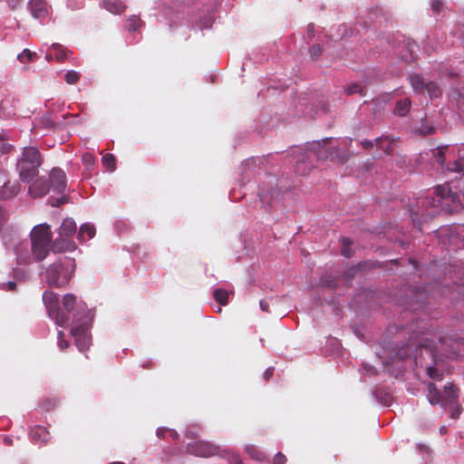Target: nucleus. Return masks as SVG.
Returning <instances> with one entry per match:
<instances>
[{
	"mask_svg": "<svg viewBox=\"0 0 464 464\" xmlns=\"http://www.w3.org/2000/svg\"><path fill=\"white\" fill-rule=\"evenodd\" d=\"M459 340L445 339L433 330L414 332L407 343L399 350L402 358L413 357L416 365L426 368L428 376L435 381L442 380V372L436 367L443 358H456L462 354Z\"/></svg>",
	"mask_w": 464,
	"mask_h": 464,
	"instance_id": "nucleus-1",
	"label": "nucleus"
},
{
	"mask_svg": "<svg viewBox=\"0 0 464 464\" xmlns=\"http://www.w3.org/2000/svg\"><path fill=\"white\" fill-rule=\"evenodd\" d=\"M434 194L435 198L421 199L423 210L411 213L412 222L420 231L422 223L433 218L440 211L458 212L461 208L460 200L455 193L451 192L450 185L437 186Z\"/></svg>",
	"mask_w": 464,
	"mask_h": 464,
	"instance_id": "nucleus-2",
	"label": "nucleus"
},
{
	"mask_svg": "<svg viewBox=\"0 0 464 464\" xmlns=\"http://www.w3.org/2000/svg\"><path fill=\"white\" fill-rule=\"evenodd\" d=\"M331 139H325L321 141H316L309 144V148L303 151L301 149L296 150L297 161L295 164V172L304 176L311 169L314 167L313 159L316 158L318 160H330L343 164L347 162L351 155L343 152L341 153L337 147H327Z\"/></svg>",
	"mask_w": 464,
	"mask_h": 464,
	"instance_id": "nucleus-3",
	"label": "nucleus"
},
{
	"mask_svg": "<svg viewBox=\"0 0 464 464\" xmlns=\"http://www.w3.org/2000/svg\"><path fill=\"white\" fill-rule=\"evenodd\" d=\"M41 165L42 157L38 149L35 147L24 148L16 164L21 181L31 182L38 175Z\"/></svg>",
	"mask_w": 464,
	"mask_h": 464,
	"instance_id": "nucleus-4",
	"label": "nucleus"
},
{
	"mask_svg": "<svg viewBox=\"0 0 464 464\" xmlns=\"http://www.w3.org/2000/svg\"><path fill=\"white\" fill-rule=\"evenodd\" d=\"M75 270L74 259L63 256L50 265L46 269V280L49 285L63 287L71 280Z\"/></svg>",
	"mask_w": 464,
	"mask_h": 464,
	"instance_id": "nucleus-5",
	"label": "nucleus"
},
{
	"mask_svg": "<svg viewBox=\"0 0 464 464\" xmlns=\"http://www.w3.org/2000/svg\"><path fill=\"white\" fill-rule=\"evenodd\" d=\"M32 253L37 261L44 260L49 254L53 233L47 224L35 226L31 232Z\"/></svg>",
	"mask_w": 464,
	"mask_h": 464,
	"instance_id": "nucleus-6",
	"label": "nucleus"
},
{
	"mask_svg": "<svg viewBox=\"0 0 464 464\" xmlns=\"http://www.w3.org/2000/svg\"><path fill=\"white\" fill-rule=\"evenodd\" d=\"M428 400L432 405L440 404L441 406L450 405L457 402L459 398V388L449 383L444 388L443 395L438 391L436 385L432 382L428 384Z\"/></svg>",
	"mask_w": 464,
	"mask_h": 464,
	"instance_id": "nucleus-7",
	"label": "nucleus"
},
{
	"mask_svg": "<svg viewBox=\"0 0 464 464\" xmlns=\"http://www.w3.org/2000/svg\"><path fill=\"white\" fill-rule=\"evenodd\" d=\"M43 301L46 306L49 316L55 321L59 326H65L69 323V315L65 314L59 305L58 295L51 291H45L43 295Z\"/></svg>",
	"mask_w": 464,
	"mask_h": 464,
	"instance_id": "nucleus-8",
	"label": "nucleus"
},
{
	"mask_svg": "<svg viewBox=\"0 0 464 464\" xmlns=\"http://www.w3.org/2000/svg\"><path fill=\"white\" fill-rule=\"evenodd\" d=\"M189 454L208 458L218 454L219 448L210 442L207 441H195L188 443L187 446Z\"/></svg>",
	"mask_w": 464,
	"mask_h": 464,
	"instance_id": "nucleus-9",
	"label": "nucleus"
},
{
	"mask_svg": "<svg viewBox=\"0 0 464 464\" xmlns=\"http://www.w3.org/2000/svg\"><path fill=\"white\" fill-rule=\"evenodd\" d=\"M72 335L75 339V344L80 352L88 350L91 344V335L88 332V327L85 323L81 325L75 326L71 330Z\"/></svg>",
	"mask_w": 464,
	"mask_h": 464,
	"instance_id": "nucleus-10",
	"label": "nucleus"
},
{
	"mask_svg": "<svg viewBox=\"0 0 464 464\" xmlns=\"http://www.w3.org/2000/svg\"><path fill=\"white\" fill-rule=\"evenodd\" d=\"M50 188L56 193H63L66 188V175L63 170L58 168H53L50 171L49 177Z\"/></svg>",
	"mask_w": 464,
	"mask_h": 464,
	"instance_id": "nucleus-11",
	"label": "nucleus"
},
{
	"mask_svg": "<svg viewBox=\"0 0 464 464\" xmlns=\"http://www.w3.org/2000/svg\"><path fill=\"white\" fill-rule=\"evenodd\" d=\"M50 190V184L44 178L36 179L29 187V194L33 198H42Z\"/></svg>",
	"mask_w": 464,
	"mask_h": 464,
	"instance_id": "nucleus-12",
	"label": "nucleus"
},
{
	"mask_svg": "<svg viewBox=\"0 0 464 464\" xmlns=\"http://www.w3.org/2000/svg\"><path fill=\"white\" fill-rule=\"evenodd\" d=\"M398 140V138L390 135H382L375 139V144L380 150L387 156L393 155L394 144Z\"/></svg>",
	"mask_w": 464,
	"mask_h": 464,
	"instance_id": "nucleus-13",
	"label": "nucleus"
},
{
	"mask_svg": "<svg viewBox=\"0 0 464 464\" xmlns=\"http://www.w3.org/2000/svg\"><path fill=\"white\" fill-rule=\"evenodd\" d=\"M52 251L54 253H61L66 251H72L76 248L75 243L66 237L59 236L54 241L51 243Z\"/></svg>",
	"mask_w": 464,
	"mask_h": 464,
	"instance_id": "nucleus-14",
	"label": "nucleus"
},
{
	"mask_svg": "<svg viewBox=\"0 0 464 464\" xmlns=\"http://www.w3.org/2000/svg\"><path fill=\"white\" fill-rule=\"evenodd\" d=\"M29 8L34 18L41 19L48 14V8L45 0H30Z\"/></svg>",
	"mask_w": 464,
	"mask_h": 464,
	"instance_id": "nucleus-15",
	"label": "nucleus"
},
{
	"mask_svg": "<svg viewBox=\"0 0 464 464\" xmlns=\"http://www.w3.org/2000/svg\"><path fill=\"white\" fill-rule=\"evenodd\" d=\"M30 436L34 441L42 444H46L51 440L49 430L45 427L40 425H37L31 430Z\"/></svg>",
	"mask_w": 464,
	"mask_h": 464,
	"instance_id": "nucleus-16",
	"label": "nucleus"
},
{
	"mask_svg": "<svg viewBox=\"0 0 464 464\" xmlns=\"http://www.w3.org/2000/svg\"><path fill=\"white\" fill-rule=\"evenodd\" d=\"M76 228V223L73 219L65 218L60 227L59 235L61 237L71 239V237L75 234Z\"/></svg>",
	"mask_w": 464,
	"mask_h": 464,
	"instance_id": "nucleus-17",
	"label": "nucleus"
},
{
	"mask_svg": "<svg viewBox=\"0 0 464 464\" xmlns=\"http://www.w3.org/2000/svg\"><path fill=\"white\" fill-rule=\"evenodd\" d=\"M20 190V184L17 181L5 182L1 188L0 195L4 199L14 198Z\"/></svg>",
	"mask_w": 464,
	"mask_h": 464,
	"instance_id": "nucleus-18",
	"label": "nucleus"
},
{
	"mask_svg": "<svg viewBox=\"0 0 464 464\" xmlns=\"http://www.w3.org/2000/svg\"><path fill=\"white\" fill-rule=\"evenodd\" d=\"M411 105V102L409 98L399 100L395 104L393 111L398 116H405L410 111Z\"/></svg>",
	"mask_w": 464,
	"mask_h": 464,
	"instance_id": "nucleus-19",
	"label": "nucleus"
},
{
	"mask_svg": "<svg viewBox=\"0 0 464 464\" xmlns=\"http://www.w3.org/2000/svg\"><path fill=\"white\" fill-rule=\"evenodd\" d=\"M103 5L109 12L115 14L123 13L127 8V6L121 1H104Z\"/></svg>",
	"mask_w": 464,
	"mask_h": 464,
	"instance_id": "nucleus-20",
	"label": "nucleus"
},
{
	"mask_svg": "<svg viewBox=\"0 0 464 464\" xmlns=\"http://www.w3.org/2000/svg\"><path fill=\"white\" fill-rule=\"evenodd\" d=\"M51 50L53 53L54 58L62 63L66 60L69 51L60 44H53Z\"/></svg>",
	"mask_w": 464,
	"mask_h": 464,
	"instance_id": "nucleus-21",
	"label": "nucleus"
},
{
	"mask_svg": "<svg viewBox=\"0 0 464 464\" xmlns=\"http://www.w3.org/2000/svg\"><path fill=\"white\" fill-rule=\"evenodd\" d=\"M95 233L96 229L93 225L84 224L80 227L77 237L80 241H83L85 234L88 236V238H92Z\"/></svg>",
	"mask_w": 464,
	"mask_h": 464,
	"instance_id": "nucleus-22",
	"label": "nucleus"
},
{
	"mask_svg": "<svg viewBox=\"0 0 464 464\" xmlns=\"http://www.w3.org/2000/svg\"><path fill=\"white\" fill-rule=\"evenodd\" d=\"M229 293L221 288L215 289L213 292V297L217 303L220 305H227L228 304Z\"/></svg>",
	"mask_w": 464,
	"mask_h": 464,
	"instance_id": "nucleus-23",
	"label": "nucleus"
},
{
	"mask_svg": "<svg viewBox=\"0 0 464 464\" xmlns=\"http://www.w3.org/2000/svg\"><path fill=\"white\" fill-rule=\"evenodd\" d=\"M144 24V22L138 15H130L127 19L126 29L129 32H134L140 28Z\"/></svg>",
	"mask_w": 464,
	"mask_h": 464,
	"instance_id": "nucleus-24",
	"label": "nucleus"
},
{
	"mask_svg": "<svg viewBox=\"0 0 464 464\" xmlns=\"http://www.w3.org/2000/svg\"><path fill=\"white\" fill-rule=\"evenodd\" d=\"M63 307L67 313H72L76 306V297L72 294H66L63 297Z\"/></svg>",
	"mask_w": 464,
	"mask_h": 464,
	"instance_id": "nucleus-25",
	"label": "nucleus"
},
{
	"mask_svg": "<svg viewBox=\"0 0 464 464\" xmlns=\"http://www.w3.org/2000/svg\"><path fill=\"white\" fill-rule=\"evenodd\" d=\"M410 82L415 92H424V88L426 82H424L422 77L419 74L411 75L410 77Z\"/></svg>",
	"mask_w": 464,
	"mask_h": 464,
	"instance_id": "nucleus-26",
	"label": "nucleus"
},
{
	"mask_svg": "<svg viewBox=\"0 0 464 464\" xmlns=\"http://www.w3.org/2000/svg\"><path fill=\"white\" fill-rule=\"evenodd\" d=\"M425 90L430 98H437L441 95L440 88L433 82H427L424 88V91Z\"/></svg>",
	"mask_w": 464,
	"mask_h": 464,
	"instance_id": "nucleus-27",
	"label": "nucleus"
},
{
	"mask_svg": "<svg viewBox=\"0 0 464 464\" xmlns=\"http://www.w3.org/2000/svg\"><path fill=\"white\" fill-rule=\"evenodd\" d=\"M344 92L347 95H352V94H354V93H359L361 96H364L365 95L364 89L360 84H358V83H352V84L347 85L344 88Z\"/></svg>",
	"mask_w": 464,
	"mask_h": 464,
	"instance_id": "nucleus-28",
	"label": "nucleus"
},
{
	"mask_svg": "<svg viewBox=\"0 0 464 464\" xmlns=\"http://www.w3.org/2000/svg\"><path fill=\"white\" fill-rule=\"evenodd\" d=\"M102 161L108 170L112 171L115 169V157L112 154L104 155Z\"/></svg>",
	"mask_w": 464,
	"mask_h": 464,
	"instance_id": "nucleus-29",
	"label": "nucleus"
},
{
	"mask_svg": "<svg viewBox=\"0 0 464 464\" xmlns=\"http://www.w3.org/2000/svg\"><path fill=\"white\" fill-rule=\"evenodd\" d=\"M36 56V53L31 52L29 49H24L21 53L17 55V59L21 63L30 62Z\"/></svg>",
	"mask_w": 464,
	"mask_h": 464,
	"instance_id": "nucleus-30",
	"label": "nucleus"
},
{
	"mask_svg": "<svg viewBox=\"0 0 464 464\" xmlns=\"http://www.w3.org/2000/svg\"><path fill=\"white\" fill-rule=\"evenodd\" d=\"M343 248H342V255L350 257L352 256V250H351V245L352 241L348 237H342L341 239Z\"/></svg>",
	"mask_w": 464,
	"mask_h": 464,
	"instance_id": "nucleus-31",
	"label": "nucleus"
},
{
	"mask_svg": "<svg viewBox=\"0 0 464 464\" xmlns=\"http://www.w3.org/2000/svg\"><path fill=\"white\" fill-rule=\"evenodd\" d=\"M80 79V73L75 71H68L64 75V80L68 84H74Z\"/></svg>",
	"mask_w": 464,
	"mask_h": 464,
	"instance_id": "nucleus-32",
	"label": "nucleus"
},
{
	"mask_svg": "<svg viewBox=\"0 0 464 464\" xmlns=\"http://www.w3.org/2000/svg\"><path fill=\"white\" fill-rule=\"evenodd\" d=\"M433 157L435 158L436 161L443 166L445 162V155H444V148H437L436 150H432Z\"/></svg>",
	"mask_w": 464,
	"mask_h": 464,
	"instance_id": "nucleus-33",
	"label": "nucleus"
},
{
	"mask_svg": "<svg viewBox=\"0 0 464 464\" xmlns=\"http://www.w3.org/2000/svg\"><path fill=\"white\" fill-rule=\"evenodd\" d=\"M322 53V47L319 44H314L309 48V54L313 60H316Z\"/></svg>",
	"mask_w": 464,
	"mask_h": 464,
	"instance_id": "nucleus-34",
	"label": "nucleus"
},
{
	"mask_svg": "<svg viewBox=\"0 0 464 464\" xmlns=\"http://www.w3.org/2000/svg\"><path fill=\"white\" fill-rule=\"evenodd\" d=\"M418 130L421 135H431L435 133V128L432 126H427L425 123H421Z\"/></svg>",
	"mask_w": 464,
	"mask_h": 464,
	"instance_id": "nucleus-35",
	"label": "nucleus"
},
{
	"mask_svg": "<svg viewBox=\"0 0 464 464\" xmlns=\"http://www.w3.org/2000/svg\"><path fill=\"white\" fill-rule=\"evenodd\" d=\"M68 197L63 196L58 198L49 199V203L52 207H61L62 205L68 202Z\"/></svg>",
	"mask_w": 464,
	"mask_h": 464,
	"instance_id": "nucleus-36",
	"label": "nucleus"
},
{
	"mask_svg": "<svg viewBox=\"0 0 464 464\" xmlns=\"http://www.w3.org/2000/svg\"><path fill=\"white\" fill-rule=\"evenodd\" d=\"M457 237H459L460 241L464 244V224L457 225L453 227Z\"/></svg>",
	"mask_w": 464,
	"mask_h": 464,
	"instance_id": "nucleus-37",
	"label": "nucleus"
},
{
	"mask_svg": "<svg viewBox=\"0 0 464 464\" xmlns=\"http://www.w3.org/2000/svg\"><path fill=\"white\" fill-rule=\"evenodd\" d=\"M58 343L61 350H64L68 347V343L64 340V334L63 331L58 332Z\"/></svg>",
	"mask_w": 464,
	"mask_h": 464,
	"instance_id": "nucleus-38",
	"label": "nucleus"
},
{
	"mask_svg": "<svg viewBox=\"0 0 464 464\" xmlns=\"http://www.w3.org/2000/svg\"><path fill=\"white\" fill-rule=\"evenodd\" d=\"M285 462L286 457L281 452L276 453L273 459V464H285Z\"/></svg>",
	"mask_w": 464,
	"mask_h": 464,
	"instance_id": "nucleus-39",
	"label": "nucleus"
},
{
	"mask_svg": "<svg viewBox=\"0 0 464 464\" xmlns=\"http://www.w3.org/2000/svg\"><path fill=\"white\" fill-rule=\"evenodd\" d=\"M0 287L3 290L14 291L16 288V283L14 281H9L7 283L1 284Z\"/></svg>",
	"mask_w": 464,
	"mask_h": 464,
	"instance_id": "nucleus-40",
	"label": "nucleus"
},
{
	"mask_svg": "<svg viewBox=\"0 0 464 464\" xmlns=\"http://www.w3.org/2000/svg\"><path fill=\"white\" fill-rule=\"evenodd\" d=\"M442 6L443 3L440 0H433L431 2V9L436 13H439L441 10Z\"/></svg>",
	"mask_w": 464,
	"mask_h": 464,
	"instance_id": "nucleus-41",
	"label": "nucleus"
},
{
	"mask_svg": "<svg viewBox=\"0 0 464 464\" xmlns=\"http://www.w3.org/2000/svg\"><path fill=\"white\" fill-rule=\"evenodd\" d=\"M374 143H375V140H364L361 141V145H362V147L364 150H371V149H372Z\"/></svg>",
	"mask_w": 464,
	"mask_h": 464,
	"instance_id": "nucleus-42",
	"label": "nucleus"
},
{
	"mask_svg": "<svg viewBox=\"0 0 464 464\" xmlns=\"http://www.w3.org/2000/svg\"><path fill=\"white\" fill-rule=\"evenodd\" d=\"M56 405V401L54 400H46L44 404L43 408H44L46 411L51 410Z\"/></svg>",
	"mask_w": 464,
	"mask_h": 464,
	"instance_id": "nucleus-43",
	"label": "nucleus"
},
{
	"mask_svg": "<svg viewBox=\"0 0 464 464\" xmlns=\"http://www.w3.org/2000/svg\"><path fill=\"white\" fill-rule=\"evenodd\" d=\"M273 374H274V367L267 368L264 372V374H263L265 381L267 382L272 377Z\"/></svg>",
	"mask_w": 464,
	"mask_h": 464,
	"instance_id": "nucleus-44",
	"label": "nucleus"
},
{
	"mask_svg": "<svg viewBox=\"0 0 464 464\" xmlns=\"http://www.w3.org/2000/svg\"><path fill=\"white\" fill-rule=\"evenodd\" d=\"M198 435V430H192L191 429H188L186 433H185V436L188 438V439H195L197 438Z\"/></svg>",
	"mask_w": 464,
	"mask_h": 464,
	"instance_id": "nucleus-45",
	"label": "nucleus"
},
{
	"mask_svg": "<svg viewBox=\"0 0 464 464\" xmlns=\"http://www.w3.org/2000/svg\"><path fill=\"white\" fill-rule=\"evenodd\" d=\"M260 308L262 311L268 313L269 312V304L268 302L266 300H261L260 303Z\"/></svg>",
	"mask_w": 464,
	"mask_h": 464,
	"instance_id": "nucleus-46",
	"label": "nucleus"
},
{
	"mask_svg": "<svg viewBox=\"0 0 464 464\" xmlns=\"http://www.w3.org/2000/svg\"><path fill=\"white\" fill-rule=\"evenodd\" d=\"M321 284L323 285H326V286H329V287H334L336 285V283L334 282V280H331V281H327L326 279L324 278H322L321 280Z\"/></svg>",
	"mask_w": 464,
	"mask_h": 464,
	"instance_id": "nucleus-47",
	"label": "nucleus"
},
{
	"mask_svg": "<svg viewBox=\"0 0 464 464\" xmlns=\"http://www.w3.org/2000/svg\"><path fill=\"white\" fill-rule=\"evenodd\" d=\"M169 430L168 429H165V428H159V429L157 430V432H156V433H157V436H158L159 438H163V437L165 436V434H166L167 432H169Z\"/></svg>",
	"mask_w": 464,
	"mask_h": 464,
	"instance_id": "nucleus-48",
	"label": "nucleus"
},
{
	"mask_svg": "<svg viewBox=\"0 0 464 464\" xmlns=\"http://www.w3.org/2000/svg\"><path fill=\"white\" fill-rule=\"evenodd\" d=\"M82 160H83L86 163H88V164H92V163H93V161H94L93 157H92V155H90V154H84V155L82 156Z\"/></svg>",
	"mask_w": 464,
	"mask_h": 464,
	"instance_id": "nucleus-49",
	"label": "nucleus"
},
{
	"mask_svg": "<svg viewBox=\"0 0 464 464\" xmlns=\"http://www.w3.org/2000/svg\"><path fill=\"white\" fill-rule=\"evenodd\" d=\"M6 219V212L0 208V227L3 226L4 222Z\"/></svg>",
	"mask_w": 464,
	"mask_h": 464,
	"instance_id": "nucleus-50",
	"label": "nucleus"
},
{
	"mask_svg": "<svg viewBox=\"0 0 464 464\" xmlns=\"http://www.w3.org/2000/svg\"><path fill=\"white\" fill-rule=\"evenodd\" d=\"M461 410H462V409H461V407H460V406H458V407L456 408V410L451 413V418H452V419H457V418H459V415H460V413H461Z\"/></svg>",
	"mask_w": 464,
	"mask_h": 464,
	"instance_id": "nucleus-51",
	"label": "nucleus"
},
{
	"mask_svg": "<svg viewBox=\"0 0 464 464\" xmlns=\"http://www.w3.org/2000/svg\"><path fill=\"white\" fill-rule=\"evenodd\" d=\"M20 1L21 0H7V3L12 9H14L19 5Z\"/></svg>",
	"mask_w": 464,
	"mask_h": 464,
	"instance_id": "nucleus-52",
	"label": "nucleus"
},
{
	"mask_svg": "<svg viewBox=\"0 0 464 464\" xmlns=\"http://www.w3.org/2000/svg\"><path fill=\"white\" fill-rule=\"evenodd\" d=\"M454 165H455V168L452 169V170L458 171V172L463 171V168L461 167L459 162H455Z\"/></svg>",
	"mask_w": 464,
	"mask_h": 464,
	"instance_id": "nucleus-53",
	"label": "nucleus"
},
{
	"mask_svg": "<svg viewBox=\"0 0 464 464\" xmlns=\"http://www.w3.org/2000/svg\"><path fill=\"white\" fill-rule=\"evenodd\" d=\"M4 443L7 446H11L13 444V440L8 437V436H5L4 437Z\"/></svg>",
	"mask_w": 464,
	"mask_h": 464,
	"instance_id": "nucleus-54",
	"label": "nucleus"
},
{
	"mask_svg": "<svg viewBox=\"0 0 464 464\" xmlns=\"http://www.w3.org/2000/svg\"><path fill=\"white\" fill-rule=\"evenodd\" d=\"M53 51L51 50L50 52H48L45 55V59L50 62L52 61L53 58H54V55H53V53H52Z\"/></svg>",
	"mask_w": 464,
	"mask_h": 464,
	"instance_id": "nucleus-55",
	"label": "nucleus"
},
{
	"mask_svg": "<svg viewBox=\"0 0 464 464\" xmlns=\"http://www.w3.org/2000/svg\"><path fill=\"white\" fill-rule=\"evenodd\" d=\"M233 460L235 461L236 464L241 463V460H240V458L238 455H233Z\"/></svg>",
	"mask_w": 464,
	"mask_h": 464,
	"instance_id": "nucleus-56",
	"label": "nucleus"
},
{
	"mask_svg": "<svg viewBox=\"0 0 464 464\" xmlns=\"http://www.w3.org/2000/svg\"><path fill=\"white\" fill-rule=\"evenodd\" d=\"M169 432L173 439L176 440L178 438L179 435L175 430H169Z\"/></svg>",
	"mask_w": 464,
	"mask_h": 464,
	"instance_id": "nucleus-57",
	"label": "nucleus"
},
{
	"mask_svg": "<svg viewBox=\"0 0 464 464\" xmlns=\"http://www.w3.org/2000/svg\"><path fill=\"white\" fill-rule=\"evenodd\" d=\"M308 28H309V33H310V32H313L314 24H309V25H308Z\"/></svg>",
	"mask_w": 464,
	"mask_h": 464,
	"instance_id": "nucleus-58",
	"label": "nucleus"
},
{
	"mask_svg": "<svg viewBox=\"0 0 464 464\" xmlns=\"http://www.w3.org/2000/svg\"><path fill=\"white\" fill-rule=\"evenodd\" d=\"M444 430H445V427H442V428L440 429V432L442 433V432H444Z\"/></svg>",
	"mask_w": 464,
	"mask_h": 464,
	"instance_id": "nucleus-59",
	"label": "nucleus"
},
{
	"mask_svg": "<svg viewBox=\"0 0 464 464\" xmlns=\"http://www.w3.org/2000/svg\"><path fill=\"white\" fill-rule=\"evenodd\" d=\"M221 312H222V309L220 307H218V313H221Z\"/></svg>",
	"mask_w": 464,
	"mask_h": 464,
	"instance_id": "nucleus-60",
	"label": "nucleus"
},
{
	"mask_svg": "<svg viewBox=\"0 0 464 464\" xmlns=\"http://www.w3.org/2000/svg\"><path fill=\"white\" fill-rule=\"evenodd\" d=\"M408 49L411 52V45H410V44H409V46H408Z\"/></svg>",
	"mask_w": 464,
	"mask_h": 464,
	"instance_id": "nucleus-61",
	"label": "nucleus"
}]
</instances>
